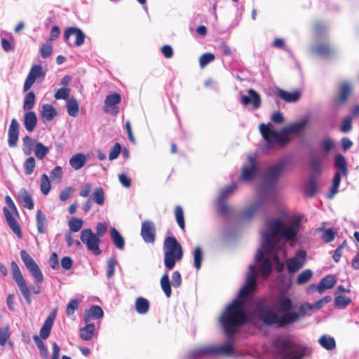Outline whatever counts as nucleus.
<instances>
[{"mask_svg":"<svg viewBox=\"0 0 359 359\" xmlns=\"http://www.w3.org/2000/svg\"><path fill=\"white\" fill-rule=\"evenodd\" d=\"M300 220L295 219L287 223L282 218H269L266 220L262 231V249L255 255V262L261 263L260 271L264 279L271 273L272 261L279 264L278 271L283 269L279 262V256H286L285 245L289 241H295L299 230Z\"/></svg>","mask_w":359,"mask_h":359,"instance_id":"f257e3e1","label":"nucleus"},{"mask_svg":"<svg viewBox=\"0 0 359 359\" xmlns=\"http://www.w3.org/2000/svg\"><path fill=\"white\" fill-rule=\"evenodd\" d=\"M248 320V313L245 311V302L243 299H234L228 305L219 318V322L224 333L227 336L228 342L221 346H210L194 349L189 351V357L194 359L204 355H233L231 340L233 335L238 327Z\"/></svg>","mask_w":359,"mask_h":359,"instance_id":"f03ea898","label":"nucleus"},{"mask_svg":"<svg viewBox=\"0 0 359 359\" xmlns=\"http://www.w3.org/2000/svg\"><path fill=\"white\" fill-rule=\"evenodd\" d=\"M288 164L289 161L283 159L268 168L264 175V182L259 190V197L241 211L240 217L242 220L252 219L263 208L266 200L275 195V184Z\"/></svg>","mask_w":359,"mask_h":359,"instance_id":"7ed1b4c3","label":"nucleus"},{"mask_svg":"<svg viewBox=\"0 0 359 359\" xmlns=\"http://www.w3.org/2000/svg\"><path fill=\"white\" fill-rule=\"evenodd\" d=\"M251 308L253 313L266 325H276L278 327H285L289 325L297 322L309 311L314 309L313 304L304 303L302 304L298 311L287 312L279 316L272 311L269 305L262 300L252 299Z\"/></svg>","mask_w":359,"mask_h":359,"instance_id":"20e7f679","label":"nucleus"},{"mask_svg":"<svg viewBox=\"0 0 359 359\" xmlns=\"http://www.w3.org/2000/svg\"><path fill=\"white\" fill-rule=\"evenodd\" d=\"M309 121V117L306 116L294 122L290 126L283 128L280 131H277L273 128L271 123L259 125L260 133L267 143L268 147L278 144L280 147L285 146L289 141L287 137L288 133H298L304 130Z\"/></svg>","mask_w":359,"mask_h":359,"instance_id":"39448f33","label":"nucleus"},{"mask_svg":"<svg viewBox=\"0 0 359 359\" xmlns=\"http://www.w3.org/2000/svg\"><path fill=\"white\" fill-rule=\"evenodd\" d=\"M164 264L168 270H172L176 262L180 261L183 256L180 243L173 236L167 237L163 243Z\"/></svg>","mask_w":359,"mask_h":359,"instance_id":"423d86ee","label":"nucleus"},{"mask_svg":"<svg viewBox=\"0 0 359 359\" xmlns=\"http://www.w3.org/2000/svg\"><path fill=\"white\" fill-rule=\"evenodd\" d=\"M275 346L282 359H302L306 351V346L295 344L290 339H279Z\"/></svg>","mask_w":359,"mask_h":359,"instance_id":"0eeeda50","label":"nucleus"},{"mask_svg":"<svg viewBox=\"0 0 359 359\" xmlns=\"http://www.w3.org/2000/svg\"><path fill=\"white\" fill-rule=\"evenodd\" d=\"M11 268L13 278L17 283L22 294L25 299L27 303L29 304H31L32 299L30 290L27 285L26 281L20 271L18 265L15 262L12 261L11 263Z\"/></svg>","mask_w":359,"mask_h":359,"instance_id":"6e6552de","label":"nucleus"},{"mask_svg":"<svg viewBox=\"0 0 359 359\" xmlns=\"http://www.w3.org/2000/svg\"><path fill=\"white\" fill-rule=\"evenodd\" d=\"M81 241L86 245L88 251L93 252L95 255H99L102 251L99 246L100 239L94 234L91 229H85L81 233Z\"/></svg>","mask_w":359,"mask_h":359,"instance_id":"1a4fd4ad","label":"nucleus"},{"mask_svg":"<svg viewBox=\"0 0 359 359\" xmlns=\"http://www.w3.org/2000/svg\"><path fill=\"white\" fill-rule=\"evenodd\" d=\"M182 283V276L179 271H175L172 274V282L170 281L168 273L165 272L160 280L161 287L166 297L170 298L172 295L171 285L178 288Z\"/></svg>","mask_w":359,"mask_h":359,"instance_id":"9d476101","label":"nucleus"},{"mask_svg":"<svg viewBox=\"0 0 359 359\" xmlns=\"http://www.w3.org/2000/svg\"><path fill=\"white\" fill-rule=\"evenodd\" d=\"M20 257L26 268L37 283L43 282V276L34 259L25 250L20 251Z\"/></svg>","mask_w":359,"mask_h":359,"instance_id":"9b49d317","label":"nucleus"},{"mask_svg":"<svg viewBox=\"0 0 359 359\" xmlns=\"http://www.w3.org/2000/svg\"><path fill=\"white\" fill-rule=\"evenodd\" d=\"M257 270L253 264L249 266V271L247 274L245 284L241 288L238 297L245 298L248 297L250 293L256 288L257 281Z\"/></svg>","mask_w":359,"mask_h":359,"instance_id":"f8f14e48","label":"nucleus"},{"mask_svg":"<svg viewBox=\"0 0 359 359\" xmlns=\"http://www.w3.org/2000/svg\"><path fill=\"white\" fill-rule=\"evenodd\" d=\"M46 76V72L43 70L39 65H35L32 67L23 86V90L27 91L31 88L36 79L43 81Z\"/></svg>","mask_w":359,"mask_h":359,"instance_id":"ddd939ff","label":"nucleus"},{"mask_svg":"<svg viewBox=\"0 0 359 359\" xmlns=\"http://www.w3.org/2000/svg\"><path fill=\"white\" fill-rule=\"evenodd\" d=\"M236 189V185L235 184H232L222 189L219 192L217 201V209L219 212L224 217L229 215L230 210L229 206L225 203L224 199L228 197Z\"/></svg>","mask_w":359,"mask_h":359,"instance_id":"4468645a","label":"nucleus"},{"mask_svg":"<svg viewBox=\"0 0 359 359\" xmlns=\"http://www.w3.org/2000/svg\"><path fill=\"white\" fill-rule=\"evenodd\" d=\"M306 252L301 250L297 252L294 257L287 260L286 266L289 273H294L303 267L306 262Z\"/></svg>","mask_w":359,"mask_h":359,"instance_id":"2eb2a0df","label":"nucleus"},{"mask_svg":"<svg viewBox=\"0 0 359 359\" xmlns=\"http://www.w3.org/2000/svg\"><path fill=\"white\" fill-rule=\"evenodd\" d=\"M121 100V95L116 93L107 95L104 102V112L116 116L119 112L117 104L120 103Z\"/></svg>","mask_w":359,"mask_h":359,"instance_id":"dca6fc26","label":"nucleus"},{"mask_svg":"<svg viewBox=\"0 0 359 359\" xmlns=\"http://www.w3.org/2000/svg\"><path fill=\"white\" fill-rule=\"evenodd\" d=\"M276 308L280 313L283 315L287 312H294L295 305L289 297L285 294H280L276 301Z\"/></svg>","mask_w":359,"mask_h":359,"instance_id":"f3484780","label":"nucleus"},{"mask_svg":"<svg viewBox=\"0 0 359 359\" xmlns=\"http://www.w3.org/2000/svg\"><path fill=\"white\" fill-rule=\"evenodd\" d=\"M141 236L145 243H154L156 240V228L151 221L145 220L142 223Z\"/></svg>","mask_w":359,"mask_h":359,"instance_id":"a211bd4d","label":"nucleus"},{"mask_svg":"<svg viewBox=\"0 0 359 359\" xmlns=\"http://www.w3.org/2000/svg\"><path fill=\"white\" fill-rule=\"evenodd\" d=\"M249 165L243 168L241 180L248 182L252 180L257 172L258 168L256 164L255 158L253 156H248Z\"/></svg>","mask_w":359,"mask_h":359,"instance_id":"6ab92c4d","label":"nucleus"},{"mask_svg":"<svg viewBox=\"0 0 359 359\" xmlns=\"http://www.w3.org/2000/svg\"><path fill=\"white\" fill-rule=\"evenodd\" d=\"M248 94V95L241 96V104L244 106L252 104L254 109H258L261 105V97L259 93L254 89H249Z\"/></svg>","mask_w":359,"mask_h":359,"instance_id":"aec40b11","label":"nucleus"},{"mask_svg":"<svg viewBox=\"0 0 359 359\" xmlns=\"http://www.w3.org/2000/svg\"><path fill=\"white\" fill-rule=\"evenodd\" d=\"M75 36L74 45L76 46H81L85 41V34L79 28L69 27L65 32V39L68 45L70 46L69 42L71 36Z\"/></svg>","mask_w":359,"mask_h":359,"instance_id":"412c9836","label":"nucleus"},{"mask_svg":"<svg viewBox=\"0 0 359 359\" xmlns=\"http://www.w3.org/2000/svg\"><path fill=\"white\" fill-rule=\"evenodd\" d=\"M337 283V278L333 275H327L323 278L318 285H311V288L316 289L319 294H323L326 290L332 288Z\"/></svg>","mask_w":359,"mask_h":359,"instance_id":"4be33fe9","label":"nucleus"},{"mask_svg":"<svg viewBox=\"0 0 359 359\" xmlns=\"http://www.w3.org/2000/svg\"><path fill=\"white\" fill-rule=\"evenodd\" d=\"M353 90L351 83L345 81L341 83L339 87L338 95L335 99V102L338 104H344Z\"/></svg>","mask_w":359,"mask_h":359,"instance_id":"5701e85b","label":"nucleus"},{"mask_svg":"<svg viewBox=\"0 0 359 359\" xmlns=\"http://www.w3.org/2000/svg\"><path fill=\"white\" fill-rule=\"evenodd\" d=\"M19 135V123L15 118L11 120L8 128V143L10 147H14L17 145Z\"/></svg>","mask_w":359,"mask_h":359,"instance_id":"b1692460","label":"nucleus"},{"mask_svg":"<svg viewBox=\"0 0 359 359\" xmlns=\"http://www.w3.org/2000/svg\"><path fill=\"white\" fill-rule=\"evenodd\" d=\"M56 316V310H54L46 319L41 328L40 329V337L46 339L50 333L54 320Z\"/></svg>","mask_w":359,"mask_h":359,"instance_id":"393cba45","label":"nucleus"},{"mask_svg":"<svg viewBox=\"0 0 359 359\" xmlns=\"http://www.w3.org/2000/svg\"><path fill=\"white\" fill-rule=\"evenodd\" d=\"M3 211L6 220L9 227L17 235L18 238H22V232L20 227L17 221L15 220V219L13 217L11 211L6 207L4 208Z\"/></svg>","mask_w":359,"mask_h":359,"instance_id":"a878e982","label":"nucleus"},{"mask_svg":"<svg viewBox=\"0 0 359 359\" xmlns=\"http://www.w3.org/2000/svg\"><path fill=\"white\" fill-rule=\"evenodd\" d=\"M103 315L104 312L101 307L97 305H93L84 313L83 320L86 323H88L91 319L101 318Z\"/></svg>","mask_w":359,"mask_h":359,"instance_id":"bb28decb","label":"nucleus"},{"mask_svg":"<svg viewBox=\"0 0 359 359\" xmlns=\"http://www.w3.org/2000/svg\"><path fill=\"white\" fill-rule=\"evenodd\" d=\"M37 123V116L34 111H29L24 115L23 124L28 132H32Z\"/></svg>","mask_w":359,"mask_h":359,"instance_id":"cd10ccee","label":"nucleus"},{"mask_svg":"<svg viewBox=\"0 0 359 359\" xmlns=\"http://www.w3.org/2000/svg\"><path fill=\"white\" fill-rule=\"evenodd\" d=\"M334 168L337 169V172L343 174V177H347L348 172L347 163L343 155L339 154L335 156Z\"/></svg>","mask_w":359,"mask_h":359,"instance_id":"c85d7f7f","label":"nucleus"},{"mask_svg":"<svg viewBox=\"0 0 359 359\" xmlns=\"http://www.w3.org/2000/svg\"><path fill=\"white\" fill-rule=\"evenodd\" d=\"M278 96L286 102H294L299 99L300 93L298 91L287 92L282 89L276 91Z\"/></svg>","mask_w":359,"mask_h":359,"instance_id":"c756f323","label":"nucleus"},{"mask_svg":"<svg viewBox=\"0 0 359 359\" xmlns=\"http://www.w3.org/2000/svg\"><path fill=\"white\" fill-rule=\"evenodd\" d=\"M18 198L20 202L23 203L25 208L32 210L34 208V201L30 194L25 189H21L18 193Z\"/></svg>","mask_w":359,"mask_h":359,"instance_id":"7c9ffc66","label":"nucleus"},{"mask_svg":"<svg viewBox=\"0 0 359 359\" xmlns=\"http://www.w3.org/2000/svg\"><path fill=\"white\" fill-rule=\"evenodd\" d=\"M41 118L44 121L53 120L57 115V111L50 104H44L41 111Z\"/></svg>","mask_w":359,"mask_h":359,"instance_id":"2f4dec72","label":"nucleus"},{"mask_svg":"<svg viewBox=\"0 0 359 359\" xmlns=\"http://www.w3.org/2000/svg\"><path fill=\"white\" fill-rule=\"evenodd\" d=\"M305 193L307 196L313 197L318 191V182L316 176L311 175L305 184Z\"/></svg>","mask_w":359,"mask_h":359,"instance_id":"473e14b6","label":"nucleus"},{"mask_svg":"<svg viewBox=\"0 0 359 359\" xmlns=\"http://www.w3.org/2000/svg\"><path fill=\"white\" fill-rule=\"evenodd\" d=\"M110 235L116 248L123 250L125 247V240L118 231L116 228L111 227L110 229Z\"/></svg>","mask_w":359,"mask_h":359,"instance_id":"72a5a7b5","label":"nucleus"},{"mask_svg":"<svg viewBox=\"0 0 359 359\" xmlns=\"http://www.w3.org/2000/svg\"><path fill=\"white\" fill-rule=\"evenodd\" d=\"M86 163V158L83 154H76L69 159V164L76 170L81 169Z\"/></svg>","mask_w":359,"mask_h":359,"instance_id":"f704fd0d","label":"nucleus"},{"mask_svg":"<svg viewBox=\"0 0 359 359\" xmlns=\"http://www.w3.org/2000/svg\"><path fill=\"white\" fill-rule=\"evenodd\" d=\"M135 310L141 315L146 314L149 309V302L144 297H137L135 300Z\"/></svg>","mask_w":359,"mask_h":359,"instance_id":"c9c22d12","label":"nucleus"},{"mask_svg":"<svg viewBox=\"0 0 359 359\" xmlns=\"http://www.w3.org/2000/svg\"><path fill=\"white\" fill-rule=\"evenodd\" d=\"M95 330V325L93 323H87V325L80 329L79 335L80 337L84 341H88L91 339L93 336Z\"/></svg>","mask_w":359,"mask_h":359,"instance_id":"e433bc0d","label":"nucleus"},{"mask_svg":"<svg viewBox=\"0 0 359 359\" xmlns=\"http://www.w3.org/2000/svg\"><path fill=\"white\" fill-rule=\"evenodd\" d=\"M318 343L325 349L332 351L336 347V342L334 339L329 335H323L318 339Z\"/></svg>","mask_w":359,"mask_h":359,"instance_id":"4c0bfd02","label":"nucleus"},{"mask_svg":"<svg viewBox=\"0 0 359 359\" xmlns=\"http://www.w3.org/2000/svg\"><path fill=\"white\" fill-rule=\"evenodd\" d=\"M311 50L318 55L326 57L334 53V49L330 48L327 44H320L316 46H313L311 48Z\"/></svg>","mask_w":359,"mask_h":359,"instance_id":"58836bf2","label":"nucleus"},{"mask_svg":"<svg viewBox=\"0 0 359 359\" xmlns=\"http://www.w3.org/2000/svg\"><path fill=\"white\" fill-rule=\"evenodd\" d=\"M343 177V174L341 172H336L332 181V185L330 190V193L327 195V198H332L339 191V187L341 182V179Z\"/></svg>","mask_w":359,"mask_h":359,"instance_id":"ea45409f","label":"nucleus"},{"mask_svg":"<svg viewBox=\"0 0 359 359\" xmlns=\"http://www.w3.org/2000/svg\"><path fill=\"white\" fill-rule=\"evenodd\" d=\"M46 215L43 213L41 210H37L36 214V227L39 233H46Z\"/></svg>","mask_w":359,"mask_h":359,"instance_id":"a19ab883","label":"nucleus"},{"mask_svg":"<svg viewBox=\"0 0 359 359\" xmlns=\"http://www.w3.org/2000/svg\"><path fill=\"white\" fill-rule=\"evenodd\" d=\"M92 199L94 202H95L99 205H102L104 203L105 196L104 192L102 187H97L95 189L93 193Z\"/></svg>","mask_w":359,"mask_h":359,"instance_id":"79ce46f5","label":"nucleus"},{"mask_svg":"<svg viewBox=\"0 0 359 359\" xmlns=\"http://www.w3.org/2000/svg\"><path fill=\"white\" fill-rule=\"evenodd\" d=\"M67 109L68 114L76 117L79 114V104L75 98H71L67 103Z\"/></svg>","mask_w":359,"mask_h":359,"instance_id":"37998d69","label":"nucleus"},{"mask_svg":"<svg viewBox=\"0 0 359 359\" xmlns=\"http://www.w3.org/2000/svg\"><path fill=\"white\" fill-rule=\"evenodd\" d=\"M322 160L318 157H312L311 158V168L313 172L311 175L319 176L321 173Z\"/></svg>","mask_w":359,"mask_h":359,"instance_id":"c03bdc74","label":"nucleus"},{"mask_svg":"<svg viewBox=\"0 0 359 359\" xmlns=\"http://www.w3.org/2000/svg\"><path fill=\"white\" fill-rule=\"evenodd\" d=\"M351 302V298L344 295H337L334 299V306L344 309Z\"/></svg>","mask_w":359,"mask_h":359,"instance_id":"a18cd8bd","label":"nucleus"},{"mask_svg":"<svg viewBox=\"0 0 359 359\" xmlns=\"http://www.w3.org/2000/svg\"><path fill=\"white\" fill-rule=\"evenodd\" d=\"M41 191L43 195H47L51 189L50 180L46 174H42L40 182Z\"/></svg>","mask_w":359,"mask_h":359,"instance_id":"49530a36","label":"nucleus"},{"mask_svg":"<svg viewBox=\"0 0 359 359\" xmlns=\"http://www.w3.org/2000/svg\"><path fill=\"white\" fill-rule=\"evenodd\" d=\"M35 95L33 92H29L25 97L23 109L25 110L30 111L35 104Z\"/></svg>","mask_w":359,"mask_h":359,"instance_id":"de8ad7c7","label":"nucleus"},{"mask_svg":"<svg viewBox=\"0 0 359 359\" xmlns=\"http://www.w3.org/2000/svg\"><path fill=\"white\" fill-rule=\"evenodd\" d=\"M33 339L40 351V354L44 358L48 359V349H47L45 344L43 342V341L41 339V338L37 335H34L33 337Z\"/></svg>","mask_w":359,"mask_h":359,"instance_id":"09e8293b","label":"nucleus"},{"mask_svg":"<svg viewBox=\"0 0 359 359\" xmlns=\"http://www.w3.org/2000/svg\"><path fill=\"white\" fill-rule=\"evenodd\" d=\"M48 152H49L48 147L44 146L42 143L37 142L36 144L35 149H34V154H35V156H36V158L41 160L47 155V154Z\"/></svg>","mask_w":359,"mask_h":359,"instance_id":"8fccbe9b","label":"nucleus"},{"mask_svg":"<svg viewBox=\"0 0 359 359\" xmlns=\"http://www.w3.org/2000/svg\"><path fill=\"white\" fill-rule=\"evenodd\" d=\"M175 219H176V221H177L179 226L183 231H184L185 223H184V212H183V210L181 206L177 205L175 207Z\"/></svg>","mask_w":359,"mask_h":359,"instance_id":"3c124183","label":"nucleus"},{"mask_svg":"<svg viewBox=\"0 0 359 359\" xmlns=\"http://www.w3.org/2000/svg\"><path fill=\"white\" fill-rule=\"evenodd\" d=\"M313 272L311 269H306L300 273L297 278V285H303L307 283L312 277Z\"/></svg>","mask_w":359,"mask_h":359,"instance_id":"603ef678","label":"nucleus"},{"mask_svg":"<svg viewBox=\"0 0 359 359\" xmlns=\"http://www.w3.org/2000/svg\"><path fill=\"white\" fill-rule=\"evenodd\" d=\"M203 260V252L201 247L198 246L195 248L194 252V262L195 268L198 270L201 267Z\"/></svg>","mask_w":359,"mask_h":359,"instance_id":"864d4df0","label":"nucleus"},{"mask_svg":"<svg viewBox=\"0 0 359 359\" xmlns=\"http://www.w3.org/2000/svg\"><path fill=\"white\" fill-rule=\"evenodd\" d=\"M83 224V221L81 218L72 217L69 221V229L73 232L79 231L81 229Z\"/></svg>","mask_w":359,"mask_h":359,"instance_id":"5fc2aeb1","label":"nucleus"},{"mask_svg":"<svg viewBox=\"0 0 359 359\" xmlns=\"http://www.w3.org/2000/svg\"><path fill=\"white\" fill-rule=\"evenodd\" d=\"M36 166L35 158L32 156L29 157L24 163L25 174L29 175L33 173Z\"/></svg>","mask_w":359,"mask_h":359,"instance_id":"6e6d98bb","label":"nucleus"},{"mask_svg":"<svg viewBox=\"0 0 359 359\" xmlns=\"http://www.w3.org/2000/svg\"><path fill=\"white\" fill-rule=\"evenodd\" d=\"M317 231H323L322 238L326 243H330L334 239L335 233L332 229L324 230L323 227H320L317 229Z\"/></svg>","mask_w":359,"mask_h":359,"instance_id":"4d7b16f0","label":"nucleus"},{"mask_svg":"<svg viewBox=\"0 0 359 359\" xmlns=\"http://www.w3.org/2000/svg\"><path fill=\"white\" fill-rule=\"evenodd\" d=\"M63 172L62 168L57 165L55 166L50 172V177L53 181H55L56 182H60L62 179Z\"/></svg>","mask_w":359,"mask_h":359,"instance_id":"13d9d810","label":"nucleus"},{"mask_svg":"<svg viewBox=\"0 0 359 359\" xmlns=\"http://www.w3.org/2000/svg\"><path fill=\"white\" fill-rule=\"evenodd\" d=\"M215 58V57L212 53H206L203 54L199 58L200 67L201 68L205 67L207 65L212 62Z\"/></svg>","mask_w":359,"mask_h":359,"instance_id":"bf43d9fd","label":"nucleus"},{"mask_svg":"<svg viewBox=\"0 0 359 359\" xmlns=\"http://www.w3.org/2000/svg\"><path fill=\"white\" fill-rule=\"evenodd\" d=\"M80 300L76 299H72L66 308V313L67 316H71L74 313L75 311L78 309L79 306Z\"/></svg>","mask_w":359,"mask_h":359,"instance_id":"052dcab7","label":"nucleus"},{"mask_svg":"<svg viewBox=\"0 0 359 359\" xmlns=\"http://www.w3.org/2000/svg\"><path fill=\"white\" fill-rule=\"evenodd\" d=\"M117 264V260L115 257H111L107 261V276L110 278L114 275L115 266Z\"/></svg>","mask_w":359,"mask_h":359,"instance_id":"680f3d73","label":"nucleus"},{"mask_svg":"<svg viewBox=\"0 0 359 359\" xmlns=\"http://www.w3.org/2000/svg\"><path fill=\"white\" fill-rule=\"evenodd\" d=\"M10 337L9 326L0 328V345L4 346Z\"/></svg>","mask_w":359,"mask_h":359,"instance_id":"e2e57ef3","label":"nucleus"},{"mask_svg":"<svg viewBox=\"0 0 359 359\" xmlns=\"http://www.w3.org/2000/svg\"><path fill=\"white\" fill-rule=\"evenodd\" d=\"M70 90L69 88H59L56 93H55V98L56 100H67L69 96Z\"/></svg>","mask_w":359,"mask_h":359,"instance_id":"0e129e2a","label":"nucleus"},{"mask_svg":"<svg viewBox=\"0 0 359 359\" xmlns=\"http://www.w3.org/2000/svg\"><path fill=\"white\" fill-rule=\"evenodd\" d=\"M352 128V118L350 116H346L343 121L341 127V131L346 133L351 130Z\"/></svg>","mask_w":359,"mask_h":359,"instance_id":"69168bd1","label":"nucleus"},{"mask_svg":"<svg viewBox=\"0 0 359 359\" xmlns=\"http://www.w3.org/2000/svg\"><path fill=\"white\" fill-rule=\"evenodd\" d=\"M32 147V139L29 136L26 135L23 138V151L26 155H29L31 153Z\"/></svg>","mask_w":359,"mask_h":359,"instance_id":"338daca9","label":"nucleus"},{"mask_svg":"<svg viewBox=\"0 0 359 359\" xmlns=\"http://www.w3.org/2000/svg\"><path fill=\"white\" fill-rule=\"evenodd\" d=\"M40 52L41 57L43 58H47L53 52V48L51 44L50 43H45L43 44L40 48Z\"/></svg>","mask_w":359,"mask_h":359,"instance_id":"774afa93","label":"nucleus"}]
</instances>
